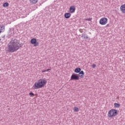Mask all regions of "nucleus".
<instances>
[{
  "instance_id": "obj_1",
  "label": "nucleus",
  "mask_w": 125,
  "mask_h": 125,
  "mask_svg": "<svg viewBox=\"0 0 125 125\" xmlns=\"http://www.w3.org/2000/svg\"><path fill=\"white\" fill-rule=\"evenodd\" d=\"M23 45L20 43V41L17 39L12 38V40L8 44V51L9 52H15L17 51Z\"/></svg>"
},
{
  "instance_id": "obj_2",
  "label": "nucleus",
  "mask_w": 125,
  "mask_h": 125,
  "mask_svg": "<svg viewBox=\"0 0 125 125\" xmlns=\"http://www.w3.org/2000/svg\"><path fill=\"white\" fill-rule=\"evenodd\" d=\"M47 83L46 81L43 79H40L38 82H36L33 86V89H39L43 87L45 84Z\"/></svg>"
},
{
  "instance_id": "obj_3",
  "label": "nucleus",
  "mask_w": 125,
  "mask_h": 125,
  "mask_svg": "<svg viewBox=\"0 0 125 125\" xmlns=\"http://www.w3.org/2000/svg\"><path fill=\"white\" fill-rule=\"evenodd\" d=\"M118 115V110L117 109H111L109 111L107 116L109 118L115 117Z\"/></svg>"
},
{
  "instance_id": "obj_4",
  "label": "nucleus",
  "mask_w": 125,
  "mask_h": 125,
  "mask_svg": "<svg viewBox=\"0 0 125 125\" xmlns=\"http://www.w3.org/2000/svg\"><path fill=\"white\" fill-rule=\"evenodd\" d=\"M74 72L75 73H79L78 75H80L81 79H83V77H84V72H83V71L82 70V69L80 67L75 68Z\"/></svg>"
},
{
  "instance_id": "obj_5",
  "label": "nucleus",
  "mask_w": 125,
  "mask_h": 125,
  "mask_svg": "<svg viewBox=\"0 0 125 125\" xmlns=\"http://www.w3.org/2000/svg\"><path fill=\"white\" fill-rule=\"evenodd\" d=\"M80 77H81L80 74L73 73L71 76V81H79Z\"/></svg>"
},
{
  "instance_id": "obj_6",
  "label": "nucleus",
  "mask_w": 125,
  "mask_h": 125,
  "mask_svg": "<svg viewBox=\"0 0 125 125\" xmlns=\"http://www.w3.org/2000/svg\"><path fill=\"white\" fill-rule=\"evenodd\" d=\"M107 22H108V19H107L106 18H102L100 20V24L101 25H106Z\"/></svg>"
},
{
  "instance_id": "obj_7",
  "label": "nucleus",
  "mask_w": 125,
  "mask_h": 125,
  "mask_svg": "<svg viewBox=\"0 0 125 125\" xmlns=\"http://www.w3.org/2000/svg\"><path fill=\"white\" fill-rule=\"evenodd\" d=\"M30 43L32 44H34V46H38L39 42H37V39L36 38H33L30 41Z\"/></svg>"
},
{
  "instance_id": "obj_8",
  "label": "nucleus",
  "mask_w": 125,
  "mask_h": 125,
  "mask_svg": "<svg viewBox=\"0 0 125 125\" xmlns=\"http://www.w3.org/2000/svg\"><path fill=\"white\" fill-rule=\"evenodd\" d=\"M76 11V8L74 6H70L69 8V11L70 13H74Z\"/></svg>"
},
{
  "instance_id": "obj_9",
  "label": "nucleus",
  "mask_w": 125,
  "mask_h": 125,
  "mask_svg": "<svg viewBox=\"0 0 125 125\" xmlns=\"http://www.w3.org/2000/svg\"><path fill=\"white\" fill-rule=\"evenodd\" d=\"M120 9L123 13H125V4L121 6Z\"/></svg>"
},
{
  "instance_id": "obj_10",
  "label": "nucleus",
  "mask_w": 125,
  "mask_h": 125,
  "mask_svg": "<svg viewBox=\"0 0 125 125\" xmlns=\"http://www.w3.org/2000/svg\"><path fill=\"white\" fill-rule=\"evenodd\" d=\"M64 17L66 19H69L71 17V13H66L64 14Z\"/></svg>"
},
{
  "instance_id": "obj_11",
  "label": "nucleus",
  "mask_w": 125,
  "mask_h": 125,
  "mask_svg": "<svg viewBox=\"0 0 125 125\" xmlns=\"http://www.w3.org/2000/svg\"><path fill=\"white\" fill-rule=\"evenodd\" d=\"M2 32H4V26L0 25V34L2 33Z\"/></svg>"
},
{
  "instance_id": "obj_12",
  "label": "nucleus",
  "mask_w": 125,
  "mask_h": 125,
  "mask_svg": "<svg viewBox=\"0 0 125 125\" xmlns=\"http://www.w3.org/2000/svg\"><path fill=\"white\" fill-rule=\"evenodd\" d=\"M29 1L32 4H36L38 2V0H29Z\"/></svg>"
},
{
  "instance_id": "obj_13",
  "label": "nucleus",
  "mask_w": 125,
  "mask_h": 125,
  "mask_svg": "<svg viewBox=\"0 0 125 125\" xmlns=\"http://www.w3.org/2000/svg\"><path fill=\"white\" fill-rule=\"evenodd\" d=\"M9 5V3H8L7 2H6L3 4V7H8Z\"/></svg>"
},
{
  "instance_id": "obj_14",
  "label": "nucleus",
  "mask_w": 125,
  "mask_h": 125,
  "mask_svg": "<svg viewBox=\"0 0 125 125\" xmlns=\"http://www.w3.org/2000/svg\"><path fill=\"white\" fill-rule=\"evenodd\" d=\"M114 107L115 108H120V107H121V104H118V103H114Z\"/></svg>"
},
{
  "instance_id": "obj_15",
  "label": "nucleus",
  "mask_w": 125,
  "mask_h": 125,
  "mask_svg": "<svg viewBox=\"0 0 125 125\" xmlns=\"http://www.w3.org/2000/svg\"><path fill=\"white\" fill-rule=\"evenodd\" d=\"M74 112H79V108L77 107H75L74 108Z\"/></svg>"
},
{
  "instance_id": "obj_16",
  "label": "nucleus",
  "mask_w": 125,
  "mask_h": 125,
  "mask_svg": "<svg viewBox=\"0 0 125 125\" xmlns=\"http://www.w3.org/2000/svg\"><path fill=\"white\" fill-rule=\"evenodd\" d=\"M29 95H31V96H35V94L31 92L29 93Z\"/></svg>"
},
{
  "instance_id": "obj_17",
  "label": "nucleus",
  "mask_w": 125,
  "mask_h": 125,
  "mask_svg": "<svg viewBox=\"0 0 125 125\" xmlns=\"http://www.w3.org/2000/svg\"><path fill=\"white\" fill-rule=\"evenodd\" d=\"M85 20H86L87 21H91V20H92V18L86 19Z\"/></svg>"
},
{
  "instance_id": "obj_18",
  "label": "nucleus",
  "mask_w": 125,
  "mask_h": 125,
  "mask_svg": "<svg viewBox=\"0 0 125 125\" xmlns=\"http://www.w3.org/2000/svg\"><path fill=\"white\" fill-rule=\"evenodd\" d=\"M85 34H84V39H85L86 40H88V37H87V36H86L85 37Z\"/></svg>"
},
{
  "instance_id": "obj_19",
  "label": "nucleus",
  "mask_w": 125,
  "mask_h": 125,
  "mask_svg": "<svg viewBox=\"0 0 125 125\" xmlns=\"http://www.w3.org/2000/svg\"><path fill=\"white\" fill-rule=\"evenodd\" d=\"M92 68H95L96 67V64H93V65H91Z\"/></svg>"
},
{
  "instance_id": "obj_20",
  "label": "nucleus",
  "mask_w": 125,
  "mask_h": 125,
  "mask_svg": "<svg viewBox=\"0 0 125 125\" xmlns=\"http://www.w3.org/2000/svg\"><path fill=\"white\" fill-rule=\"evenodd\" d=\"M79 32H80V33H83V29H79Z\"/></svg>"
},
{
  "instance_id": "obj_21",
  "label": "nucleus",
  "mask_w": 125,
  "mask_h": 125,
  "mask_svg": "<svg viewBox=\"0 0 125 125\" xmlns=\"http://www.w3.org/2000/svg\"><path fill=\"white\" fill-rule=\"evenodd\" d=\"M46 72V70H44L42 71V73H45Z\"/></svg>"
},
{
  "instance_id": "obj_22",
  "label": "nucleus",
  "mask_w": 125,
  "mask_h": 125,
  "mask_svg": "<svg viewBox=\"0 0 125 125\" xmlns=\"http://www.w3.org/2000/svg\"><path fill=\"white\" fill-rule=\"evenodd\" d=\"M46 72H48V71H50V69L48 68L47 70H46Z\"/></svg>"
},
{
  "instance_id": "obj_23",
  "label": "nucleus",
  "mask_w": 125,
  "mask_h": 125,
  "mask_svg": "<svg viewBox=\"0 0 125 125\" xmlns=\"http://www.w3.org/2000/svg\"><path fill=\"white\" fill-rule=\"evenodd\" d=\"M9 33H10V32H11V28H9Z\"/></svg>"
},
{
  "instance_id": "obj_24",
  "label": "nucleus",
  "mask_w": 125,
  "mask_h": 125,
  "mask_svg": "<svg viewBox=\"0 0 125 125\" xmlns=\"http://www.w3.org/2000/svg\"><path fill=\"white\" fill-rule=\"evenodd\" d=\"M83 36H84V34H82V35L81 36L82 38H83Z\"/></svg>"
},
{
  "instance_id": "obj_25",
  "label": "nucleus",
  "mask_w": 125,
  "mask_h": 125,
  "mask_svg": "<svg viewBox=\"0 0 125 125\" xmlns=\"http://www.w3.org/2000/svg\"><path fill=\"white\" fill-rule=\"evenodd\" d=\"M109 26V24H107L106 25V27H108Z\"/></svg>"
},
{
  "instance_id": "obj_26",
  "label": "nucleus",
  "mask_w": 125,
  "mask_h": 125,
  "mask_svg": "<svg viewBox=\"0 0 125 125\" xmlns=\"http://www.w3.org/2000/svg\"><path fill=\"white\" fill-rule=\"evenodd\" d=\"M8 39H9L10 38V35H8Z\"/></svg>"
},
{
  "instance_id": "obj_27",
  "label": "nucleus",
  "mask_w": 125,
  "mask_h": 125,
  "mask_svg": "<svg viewBox=\"0 0 125 125\" xmlns=\"http://www.w3.org/2000/svg\"><path fill=\"white\" fill-rule=\"evenodd\" d=\"M2 38H5V35H4Z\"/></svg>"
},
{
  "instance_id": "obj_28",
  "label": "nucleus",
  "mask_w": 125,
  "mask_h": 125,
  "mask_svg": "<svg viewBox=\"0 0 125 125\" xmlns=\"http://www.w3.org/2000/svg\"><path fill=\"white\" fill-rule=\"evenodd\" d=\"M1 41V39L0 38V41Z\"/></svg>"
}]
</instances>
